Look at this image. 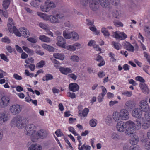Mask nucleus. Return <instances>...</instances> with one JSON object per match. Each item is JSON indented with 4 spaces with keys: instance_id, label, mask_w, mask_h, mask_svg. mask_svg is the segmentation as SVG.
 I'll return each instance as SVG.
<instances>
[{
    "instance_id": "54",
    "label": "nucleus",
    "mask_w": 150,
    "mask_h": 150,
    "mask_svg": "<svg viewBox=\"0 0 150 150\" xmlns=\"http://www.w3.org/2000/svg\"><path fill=\"white\" fill-rule=\"evenodd\" d=\"M27 40L33 43H35L37 42V40L36 39L30 37L28 38Z\"/></svg>"
},
{
    "instance_id": "4",
    "label": "nucleus",
    "mask_w": 150,
    "mask_h": 150,
    "mask_svg": "<svg viewBox=\"0 0 150 150\" xmlns=\"http://www.w3.org/2000/svg\"><path fill=\"white\" fill-rule=\"evenodd\" d=\"M36 127L33 124L28 125L25 128V134L31 136V139L32 140V136L34 135L35 134Z\"/></svg>"
},
{
    "instance_id": "60",
    "label": "nucleus",
    "mask_w": 150,
    "mask_h": 150,
    "mask_svg": "<svg viewBox=\"0 0 150 150\" xmlns=\"http://www.w3.org/2000/svg\"><path fill=\"white\" fill-rule=\"evenodd\" d=\"M135 79L136 80H137L142 83H144L145 82L144 79L142 77L140 76H137L136 77Z\"/></svg>"
},
{
    "instance_id": "52",
    "label": "nucleus",
    "mask_w": 150,
    "mask_h": 150,
    "mask_svg": "<svg viewBox=\"0 0 150 150\" xmlns=\"http://www.w3.org/2000/svg\"><path fill=\"white\" fill-rule=\"evenodd\" d=\"M138 146L136 145H132L130 147V150H139Z\"/></svg>"
},
{
    "instance_id": "21",
    "label": "nucleus",
    "mask_w": 150,
    "mask_h": 150,
    "mask_svg": "<svg viewBox=\"0 0 150 150\" xmlns=\"http://www.w3.org/2000/svg\"><path fill=\"white\" fill-rule=\"evenodd\" d=\"M46 3L47 4L49 12L51 9L54 8L56 7L55 4L52 1L47 0L46 1Z\"/></svg>"
},
{
    "instance_id": "25",
    "label": "nucleus",
    "mask_w": 150,
    "mask_h": 150,
    "mask_svg": "<svg viewBox=\"0 0 150 150\" xmlns=\"http://www.w3.org/2000/svg\"><path fill=\"white\" fill-rule=\"evenodd\" d=\"M42 46L44 49L51 52H54V50L55 49L53 47L46 44H43Z\"/></svg>"
},
{
    "instance_id": "15",
    "label": "nucleus",
    "mask_w": 150,
    "mask_h": 150,
    "mask_svg": "<svg viewBox=\"0 0 150 150\" xmlns=\"http://www.w3.org/2000/svg\"><path fill=\"white\" fill-rule=\"evenodd\" d=\"M115 37L116 39L120 40H124L127 37V35L124 32H121L119 34L117 33V31L114 33Z\"/></svg>"
},
{
    "instance_id": "33",
    "label": "nucleus",
    "mask_w": 150,
    "mask_h": 150,
    "mask_svg": "<svg viewBox=\"0 0 150 150\" xmlns=\"http://www.w3.org/2000/svg\"><path fill=\"white\" fill-rule=\"evenodd\" d=\"M40 8L41 10L43 12H49L46 1L44 5L41 6Z\"/></svg>"
},
{
    "instance_id": "14",
    "label": "nucleus",
    "mask_w": 150,
    "mask_h": 150,
    "mask_svg": "<svg viewBox=\"0 0 150 150\" xmlns=\"http://www.w3.org/2000/svg\"><path fill=\"white\" fill-rule=\"evenodd\" d=\"M135 105V104L134 101L129 100L125 103V108L128 110H130L134 107Z\"/></svg>"
},
{
    "instance_id": "34",
    "label": "nucleus",
    "mask_w": 150,
    "mask_h": 150,
    "mask_svg": "<svg viewBox=\"0 0 150 150\" xmlns=\"http://www.w3.org/2000/svg\"><path fill=\"white\" fill-rule=\"evenodd\" d=\"M141 118H138L136 119L135 121L136 127V129H139L141 126Z\"/></svg>"
},
{
    "instance_id": "40",
    "label": "nucleus",
    "mask_w": 150,
    "mask_h": 150,
    "mask_svg": "<svg viewBox=\"0 0 150 150\" xmlns=\"http://www.w3.org/2000/svg\"><path fill=\"white\" fill-rule=\"evenodd\" d=\"M114 48L117 50H119L120 49L121 45L119 43L115 42H112Z\"/></svg>"
},
{
    "instance_id": "7",
    "label": "nucleus",
    "mask_w": 150,
    "mask_h": 150,
    "mask_svg": "<svg viewBox=\"0 0 150 150\" xmlns=\"http://www.w3.org/2000/svg\"><path fill=\"white\" fill-rule=\"evenodd\" d=\"M9 120L8 115L5 112L0 113V125H3Z\"/></svg>"
},
{
    "instance_id": "2",
    "label": "nucleus",
    "mask_w": 150,
    "mask_h": 150,
    "mask_svg": "<svg viewBox=\"0 0 150 150\" xmlns=\"http://www.w3.org/2000/svg\"><path fill=\"white\" fill-rule=\"evenodd\" d=\"M25 124V120L24 118L18 116L13 117L11 121V125L13 127L15 125L18 128H23Z\"/></svg>"
},
{
    "instance_id": "47",
    "label": "nucleus",
    "mask_w": 150,
    "mask_h": 150,
    "mask_svg": "<svg viewBox=\"0 0 150 150\" xmlns=\"http://www.w3.org/2000/svg\"><path fill=\"white\" fill-rule=\"evenodd\" d=\"M57 59L63 60L64 59V56L62 53H57Z\"/></svg>"
},
{
    "instance_id": "35",
    "label": "nucleus",
    "mask_w": 150,
    "mask_h": 150,
    "mask_svg": "<svg viewBox=\"0 0 150 150\" xmlns=\"http://www.w3.org/2000/svg\"><path fill=\"white\" fill-rule=\"evenodd\" d=\"M72 32L69 33L67 31H63V35L64 36L66 39H69L71 38Z\"/></svg>"
},
{
    "instance_id": "5",
    "label": "nucleus",
    "mask_w": 150,
    "mask_h": 150,
    "mask_svg": "<svg viewBox=\"0 0 150 150\" xmlns=\"http://www.w3.org/2000/svg\"><path fill=\"white\" fill-rule=\"evenodd\" d=\"M22 109L21 105L16 104L12 105L10 107L9 111L13 115H16L18 114L21 111Z\"/></svg>"
},
{
    "instance_id": "22",
    "label": "nucleus",
    "mask_w": 150,
    "mask_h": 150,
    "mask_svg": "<svg viewBox=\"0 0 150 150\" xmlns=\"http://www.w3.org/2000/svg\"><path fill=\"white\" fill-rule=\"evenodd\" d=\"M113 119L115 121L117 122L122 119L120 113L117 112H114L113 114Z\"/></svg>"
},
{
    "instance_id": "50",
    "label": "nucleus",
    "mask_w": 150,
    "mask_h": 150,
    "mask_svg": "<svg viewBox=\"0 0 150 150\" xmlns=\"http://www.w3.org/2000/svg\"><path fill=\"white\" fill-rule=\"evenodd\" d=\"M105 121L107 123L109 124L111 123L112 121L111 116L110 115L107 116L106 118Z\"/></svg>"
},
{
    "instance_id": "44",
    "label": "nucleus",
    "mask_w": 150,
    "mask_h": 150,
    "mask_svg": "<svg viewBox=\"0 0 150 150\" xmlns=\"http://www.w3.org/2000/svg\"><path fill=\"white\" fill-rule=\"evenodd\" d=\"M96 120L95 119H92L90 120V125L92 127H95L96 125Z\"/></svg>"
},
{
    "instance_id": "1",
    "label": "nucleus",
    "mask_w": 150,
    "mask_h": 150,
    "mask_svg": "<svg viewBox=\"0 0 150 150\" xmlns=\"http://www.w3.org/2000/svg\"><path fill=\"white\" fill-rule=\"evenodd\" d=\"M99 2L103 8L109 7L110 0H90L89 5L90 8L94 11L96 10L98 7Z\"/></svg>"
},
{
    "instance_id": "31",
    "label": "nucleus",
    "mask_w": 150,
    "mask_h": 150,
    "mask_svg": "<svg viewBox=\"0 0 150 150\" xmlns=\"http://www.w3.org/2000/svg\"><path fill=\"white\" fill-rule=\"evenodd\" d=\"M134 130H132L131 129L128 127L127 129L125 132L126 135L130 137H132V136L134 135Z\"/></svg>"
},
{
    "instance_id": "55",
    "label": "nucleus",
    "mask_w": 150,
    "mask_h": 150,
    "mask_svg": "<svg viewBox=\"0 0 150 150\" xmlns=\"http://www.w3.org/2000/svg\"><path fill=\"white\" fill-rule=\"evenodd\" d=\"M13 76L15 79L18 80H21L22 79V78L21 76L16 74H14Z\"/></svg>"
},
{
    "instance_id": "28",
    "label": "nucleus",
    "mask_w": 150,
    "mask_h": 150,
    "mask_svg": "<svg viewBox=\"0 0 150 150\" xmlns=\"http://www.w3.org/2000/svg\"><path fill=\"white\" fill-rule=\"evenodd\" d=\"M132 137H133L130 140V143L132 145H136L138 142V137L137 136L134 134V136H132Z\"/></svg>"
},
{
    "instance_id": "43",
    "label": "nucleus",
    "mask_w": 150,
    "mask_h": 150,
    "mask_svg": "<svg viewBox=\"0 0 150 150\" xmlns=\"http://www.w3.org/2000/svg\"><path fill=\"white\" fill-rule=\"evenodd\" d=\"M45 63V62L43 60H42L39 62L36 65V67L38 68H41L43 67Z\"/></svg>"
},
{
    "instance_id": "61",
    "label": "nucleus",
    "mask_w": 150,
    "mask_h": 150,
    "mask_svg": "<svg viewBox=\"0 0 150 150\" xmlns=\"http://www.w3.org/2000/svg\"><path fill=\"white\" fill-rule=\"evenodd\" d=\"M68 96L71 98H74L76 97V95L74 93L69 92L68 93Z\"/></svg>"
},
{
    "instance_id": "16",
    "label": "nucleus",
    "mask_w": 150,
    "mask_h": 150,
    "mask_svg": "<svg viewBox=\"0 0 150 150\" xmlns=\"http://www.w3.org/2000/svg\"><path fill=\"white\" fill-rule=\"evenodd\" d=\"M125 126H126L125 123L122 121L118 122L116 126L117 130L120 132H122L125 129Z\"/></svg>"
},
{
    "instance_id": "48",
    "label": "nucleus",
    "mask_w": 150,
    "mask_h": 150,
    "mask_svg": "<svg viewBox=\"0 0 150 150\" xmlns=\"http://www.w3.org/2000/svg\"><path fill=\"white\" fill-rule=\"evenodd\" d=\"M66 48L71 51H74L76 50V47H75L73 45H69L68 46H67L66 47Z\"/></svg>"
},
{
    "instance_id": "10",
    "label": "nucleus",
    "mask_w": 150,
    "mask_h": 150,
    "mask_svg": "<svg viewBox=\"0 0 150 150\" xmlns=\"http://www.w3.org/2000/svg\"><path fill=\"white\" fill-rule=\"evenodd\" d=\"M57 45L63 48H66V41L65 39L62 36H58L57 37Z\"/></svg>"
},
{
    "instance_id": "57",
    "label": "nucleus",
    "mask_w": 150,
    "mask_h": 150,
    "mask_svg": "<svg viewBox=\"0 0 150 150\" xmlns=\"http://www.w3.org/2000/svg\"><path fill=\"white\" fill-rule=\"evenodd\" d=\"M122 94L126 95L128 97L132 95V92L131 91L129 92L127 91H126L122 93Z\"/></svg>"
},
{
    "instance_id": "26",
    "label": "nucleus",
    "mask_w": 150,
    "mask_h": 150,
    "mask_svg": "<svg viewBox=\"0 0 150 150\" xmlns=\"http://www.w3.org/2000/svg\"><path fill=\"white\" fill-rule=\"evenodd\" d=\"M123 45L124 48L129 51H134V48L133 46H132L131 44L129 42H126L124 43Z\"/></svg>"
},
{
    "instance_id": "58",
    "label": "nucleus",
    "mask_w": 150,
    "mask_h": 150,
    "mask_svg": "<svg viewBox=\"0 0 150 150\" xmlns=\"http://www.w3.org/2000/svg\"><path fill=\"white\" fill-rule=\"evenodd\" d=\"M98 75L99 77L101 78H102L103 77H104L105 76V73L103 71H101L99 72L98 74Z\"/></svg>"
},
{
    "instance_id": "63",
    "label": "nucleus",
    "mask_w": 150,
    "mask_h": 150,
    "mask_svg": "<svg viewBox=\"0 0 150 150\" xmlns=\"http://www.w3.org/2000/svg\"><path fill=\"white\" fill-rule=\"evenodd\" d=\"M69 76L74 80H76L77 77L74 74H71L68 75Z\"/></svg>"
},
{
    "instance_id": "12",
    "label": "nucleus",
    "mask_w": 150,
    "mask_h": 150,
    "mask_svg": "<svg viewBox=\"0 0 150 150\" xmlns=\"http://www.w3.org/2000/svg\"><path fill=\"white\" fill-rule=\"evenodd\" d=\"M126 110L123 109L121 110L120 111V114L122 120H126L129 118V112Z\"/></svg>"
},
{
    "instance_id": "23",
    "label": "nucleus",
    "mask_w": 150,
    "mask_h": 150,
    "mask_svg": "<svg viewBox=\"0 0 150 150\" xmlns=\"http://www.w3.org/2000/svg\"><path fill=\"white\" fill-rule=\"evenodd\" d=\"M139 86L144 93H149V89L145 83H140Z\"/></svg>"
},
{
    "instance_id": "11",
    "label": "nucleus",
    "mask_w": 150,
    "mask_h": 150,
    "mask_svg": "<svg viewBox=\"0 0 150 150\" xmlns=\"http://www.w3.org/2000/svg\"><path fill=\"white\" fill-rule=\"evenodd\" d=\"M142 110L138 108H136L134 109L132 112V116L135 117H140L142 118Z\"/></svg>"
},
{
    "instance_id": "45",
    "label": "nucleus",
    "mask_w": 150,
    "mask_h": 150,
    "mask_svg": "<svg viewBox=\"0 0 150 150\" xmlns=\"http://www.w3.org/2000/svg\"><path fill=\"white\" fill-rule=\"evenodd\" d=\"M1 41L2 42L4 43H6L8 44H9L10 43V40L8 37H5L2 38L1 39Z\"/></svg>"
},
{
    "instance_id": "20",
    "label": "nucleus",
    "mask_w": 150,
    "mask_h": 150,
    "mask_svg": "<svg viewBox=\"0 0 150 150\" xmlns=\"http://www.w3.org/2000/svg\"><path fill=\"white\" fill-rule=\"evenodd\" d=\"M59 69L60 71L64 74H67L69 73H71L72 72V71L69 68H65L61 67Z\"/></svg>"
},
{
    "instance_id": "30",
    "label": "nucleus",
    "mask_w": 150,
    "mask_h": 150,
    "mask_svg": "<svg viewBox=\"0 0 150 150\" xmlns=\"http://www.w3.org/2000/svg\"><path fill=\"white\" fill-rule=\"evenodd\" d=\"M22 48L28 54L30 55H32L34 54V52L33 50L29 49L26 47L24 46H23Z\"/></svg>"
},
{
    "instance_id": "36",
    "label": "nucleus",
    "mask_w": 150,
    "mask_h": 150,
    "mask_svg": "<svg viewBox=\"0 0 150 150\" xmlns=\"http://www.w3.org/2000/svg\"><path fill=\"white\" fill-rule=\"evenodd\" d=\"M101 32L105 37L109 36L110 35L109 33L106 30V28L105 27L101 28Z\"/></svg>"
},
{
    "instance_id": "32",
    "label": "nucleus",
    "mask_w": 150,
    "mask_h": 150,
    "mask_svg": "<svg viewBox=\"0 0 150 150\" xmlns=\"http://www.w3.org/2000/svg\"><path fill=\"white\" fill-rule=\"evenodd\" d=\"M9 30L11 32L12 31H13V32L14 33L15 35L17 36V34H18L19 32V31L18 30L15 26H13V27H10V26H8Z\"/></svg>"
},
{
    "instance_id": "27",
    "label": "nucleus",
    "mask_w": 150,
    "mask_h": 150,
    "mask_svg": "<svg viewBox=\"0 0 150 150\" xmlns=\"http://www.w3.org/2000/svg\"><path fill=\"white\" fill-rule=\"evenodd\" d=\"M56 11H53L52 14L53 15H50L49 20L52 23H56V16L55 14Z\"/></svg>"
},
{
    "instance_id": "46",
    "label": "nucleus",
    "mask_w": 150,
    "mask_h": 150,
    "mask_svg": "<svg viewBox=\"0 0 150 150\" xmlns=\"http://www.w3.org/2000/svg\"><path fill=\"white\" fill-rule=\"evenodd\" d=\"M144 115L146 119L150 121V112H144Z\"/></svg>"
},
{
    "instance_id": "6",
    "label": "nucleus",
    "mask_w": 150,
    "mask_h": 150,
    "mask_svg": "<svg viewBox=\"0 0 150 150\" xmlns=\"http://www.w3.org/2000/svg\"><path fill=\"white\" fill-rule=\"evenodd\" d=\"M10 98L8 96H3L0 99V106L4 108L7 106L10 103Z\"/></svg>"
},
{
    "instance_id": "53",
    "label": "nucleus",
    "mask_w": 150,
    "mask_h": 150,
    "mask_svg": "<svg viewBox=\"0 0 150 150\" xmlns=\"http://www.w3.org/2000/svg\"><path fill=\"white\" fill-rule=\"evenodd\" d=\"M64 17V15L62 14H57V23L60 22L59 20H58V18L62 19Z\"/></svg>"
},
{
    "instance_id": "41",
    "label": "nucleus",
    "mask_w": 150,
    "mask_h": 150,
    "mask_svg": "<svg viewBox=\"0 0 150 150\" xmlns=\"http://www.w3.org/2000/svg\"><path fill=\"white\" fill-rule=\"evenodd\" d=\"M71 59L75 62H78L79 60V57L77 55H73L70 57Z\"/></svg>"
},
{
    "instance_id": "59",
    "label": "nucleus",
    "mask_w": 150,
    "mask_h": 150,
    "mask_svg": "<svg viewBox=\"0 0 150 150\" xmlns=\"http://www.w3.org/2000/svg\"><path fill=\"white\" fill-rule=\"evenodd\" d=\"M39 26L42 29H46L47 28V26L46 24L42 23H40L39 24Z\"/></svg>"
},
{
    "instance_id": "17",
    "label": "nucleus",
    "mask_w": 150,
    "mask_h": 150,
    "mask_svg": "<svg viewBox=\"0 0 150 150\" xmlns=\"http://www.w3.org/2000/svg\"><path fill=\"white\" fill-rule=\"evenodd\" d=\"M28 150H42L41 146L37 144H31L28 148Z\"/></svg>"
},
{
    "instance_id": "64",
    "label": "nucleus",
    "mask_w": 150,
    "mask_h": 150,
    "mask_svg": "<svg viewBox=\"0 0 150 150\" xmlns=\"http://www.w3.org/2000/svg\"><path fill=\"white\" fill-rule=\"evenodd\" d=\"M144 57H146V58L147 59L148 62L150 64V56L147 53L144 52Z\"/></svg>"
},
{
    "instance_id": "3",
    "label": "nucleus",
    "mask_w": 150,
    "mask_h": 150,
    "mask_svg": "<svg viewBox=\"0 0 150 150\" xmlns=\"http://www.w3.org/2000/svg\"><path fill=\"white\" fill-rule=\"evenodd\" d=\"M48 134V132L45 130L41 129L38 130L35 135L32 136V141L33 142H35L39 139H45L47 137Z\"/></svg>"
},
{
    "instance_id": "9",
    "label": "nucleus",
    "mask_w": 150,
    "mask_h": 150,
    "mask_svg": "<svg viewBox=\"0 0 150 150\" xmlns=\"http://www.w3.org/2000/svg\"><path fill=\"white\" fill-rule=\"evenodd\" d=\"M139 107L141 110L145 112L149 109V106L147 102L145 100H143L140 102Z\"/></svg>"
},
{
    "instance_id": "37",
    "label": "nucleus",
    "mask_w": 150,
    "mask_h": 150,
    "mask_svg": "<svg viewBox=\"0 0 150 150\" xmlns=\"http://www.w3.org/2000/svg\"><path fill=\"white\" fill-rule=\"evenodd\" d=\"M142 124V128L144 129H148L150 126V123L148 121L144 122Z\"/></svg>"
},
{
    "instance_id": "39",
    "label": "nucleus",
    "mask_w": 150,
    "mask_h": 150,
    "mask_svg": "<svg viewBox=\"0 0 150 150\" xmlns=\"http://www.w3.org/2000/svg\"><path fill=\"white\" fill-rule=\"evenodd\" d=\"M71 38L72 39L74 40H77L79 38V35L76 32H72Z\"/></svg>"
},
{
    "instance_id": "62",
    "label": "nucleus",
    "mask_w": 150,
    "mask_h": 150,
    "mask_svg": "<svg viewBox=\"0 0 150 150\" xmlns=\"http://www.w3.org/2000/svg\"><path fill=\"white\" fill-rule=\"evenodd\" d=\"M114 25L117 27L123 26L122 23L119 21L114 22Z\"/></svg>"
},
{
    "instance_id": "49",
    "label": "nucleus",
    "mask_w": 150,
    "mask_h": 150,
    "mask_svg": "<svg viewBox=\"0 0 150 150\" xmlns=\"http://www.w3.org/2000/svg\"><path fill=\"white\" fill-rule=\"evenodd\" d=\"M1 58V59L6 61V62H8L9 60L7 59V56L3 54H0Z\"/></svg>"
},
{
    "instance_id": "19",
    "label": "nucleus",
    "mask_w": 150,
    "mask_h": 150,
    "mask_svg": "<svg viewBox=\"0 0 150 150\" xmlns=\"http://www.w3.org/2000/svg\"><path fill=\"white\" fill-rule=\"evenodd\" d=\"M69 90L73 92L77 91L79 89V85L76 83H71L69 84Z\"/></svg>"
},
{
    "instance_id": "29",
    "label": "nucleus",
    "mask_w": 150,
    "mask_h": 150,
    "mask_svg": "<svg viewBox=\"0 0 150 150\" xmlns=\"http://www.w3.org/2000/svg\"><path fill=\"white\" fill-rule=\"evenodd\" d=\"M10 3V0H4L2 4V6L3 8L5 10L8 8L9 7Z\"/></svg>"
},
{
    "instance_id": "51",
    "label": "nucleus",
    "mask_w": 150,
    "mask_h": 150,
    "mask_svg": "<svg viewBox=\"0 0 150 150\" xmlns=\"http://www.w3.org/2000/svg\"><path fill=\"white\" fill-rule=\"evenodd\" d=\"M89 112V109L87 108H85L82 111V115L84 116H86Z\"/></svg>"
},
{
    "instance_id": "18",
    "label": "nucleus",
    "mask_w": 150,
    "mask_h": 150,
    "mask_svg": "<svg viewBox=\"0 0 150 150\" xmlns=\"http://www.w3.org/2000/svg\"><path fill=\"white\" fill-rule=\"evenodd\" d=\"M125 125L126 127L131 129L132 130L136 129L135 123L131 120L127 121L125 122Z\"/></svg>"
},
{
    "instance_id": "38",
    "label": "nucleus",
    "mask_w": 150,
    "mask_h": 150,
    "mask_svg": "<svg viewBox=\"0 0 150 150\" xmlns=\"http://www.w3.org/2000/svg\"><path fill=\"white\" fill-rule=\"evenodd\" d=\"M53 76L50 74H47L46 75L45 77H43L42 78V80L43 81H48L52 80L53 79Z\"/></svg>"
},
{
    "instance_id": "56",
    "label": "nucleus",
    "mask_w": 150,
    "mask_h": 150,
    "mask_svg": "<svg viewBox=\"0 0 150 150\" xmlns=\"http://www.w3.org/2000/svg\"><path fill=\"white\" fill-rule=\"evenodd\" d=\"M112 4L115 6H117L119 3V0H110Z\"/></svg>"
},
{
    "instance_id": "8",
    "label": "nucleus",
    "mask_w": 150,
    "mask_h": 150,
    "mask_svg": "<svg viewBox=\"0 0 150 150\" xmlns=\"http://www.w3.org/2000/svg\"><path fill=\"white\" fill-rule=\"evenodd\" d=\"M19 32L17 34V36L20 37L22 36L25 38L28 37L30 35L28 30L25 28L22 27L19 29Z\"/></svg>"
},
{
    "instance_id": "13",
    "label": "nucleus",
    "mask_w": 150,
    "mask_h": 150,
    "mask_svg": "<svg viewBox=\"0 0 150 150\" xmlns=\"http://www.w3.org/2000/svg\"><path fill=\"white\" fill-rule=\"evenodd\" d=\"M144 148L146 150H150V140L147 138H143L141 140Z\"/></svg>"
},
{
    "instance_id": "24",
    "label": "nucleus",
    "mask_w": 150,
    "mask_h": 150,
    "mask_svg": "<svg viewBox=\"0 0 150 150\" xmlns=\"http://www.w3.org/2000/svg\"><path fill=\"white\" fill-rule=\"evenodd\" d=\"M39 38L41 40L45 42L48 43L51 41L50 38L45 35H40Z\"/></svg>"
},
{
    "instance_id": "42",
    "label": "nucleus",
    "mask_w": 150,
    "mask_h": 150,
    "mask_svg": "<svg viewBox=\"0 0 150 150\" xmlns=\"http://www.w3.org/2000/svg\"><path fill=\"white\" fill-rule=\"evenodd\" d=\"M0 14H2L6 18L8 17V14L7 10L3 11V10L0 9Z\"/></svg>"
}]
</instances>
